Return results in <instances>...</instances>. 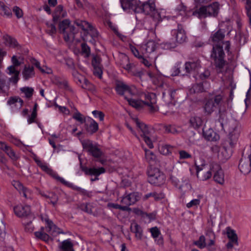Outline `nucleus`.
Segmentation results:
<instances>
[{"label": "nucleus", "mask_w": 251, "mask_h": 251, "mask_svg": "<svg viewBox=\"0 0 251 251\" xmlns=\"http://www.w3.org/2000/svg\"><path fill=\"white\" fill-rule=\"evenodd\" d=\"M129 105L136 109H139L144 105H147L151 112H154L158 110V107L156 104V96L154 93H150L145 95V100H136L128 98L125 96Z\"/></svg>", "instance_id": "obj_1"}, {"label": "nucleus", "mask_w": 251, "mask_h": 251, "mask_svg": "<svg viewBox=\"0 0 251 251\" xmlns=\"http://www.w3.org/2000/svg\"><path fill=\"white\" fill-rule=\"evenodd\" d=\"M7 74L12 75L8 79L9 83H6L4 78L0 77V92L6 93L9 88V83L16 84L19 80L20 72L16 69V65H11L7 68Z\"/></svg>", "instance_id": "obj_2"}, {"label": "nucleus", "mask_w": 251, "mask_h": 251, "mask_svg": "<svg viewBox=\"0 0 251 251\" xmlns=\"http://www.w3.org/2000/svg\"><path fill=\"white\" fill-rule=\"evenodd\" d=\"M224 102L223 96L217 95L205 100L203 106L204 111L210 115L217 109H220Z\"/></svg>", "instance_id": "obj_3"}, {"label": "nucleus", "mask_w": 251, "mask_h": 251, "mask_svg": "<svg viewBox=\"0 0 251 251\" xmlns=\"http://www.w3.org/2000/svg\"><path fill=\"white\" fill-rule=\"evenodd\" d=\"M219 5L215 2L207 6H201L195 11L193 14L199 18H205L208 16L216 17L219 13Z\"/></svg>", "instance_id": "obj_4"}, {"label": "nucleus", "mask_w": 251, "mask_h": 251, "mask_svg": "<svg viewBox=\"0 0 251 251\" xmlns=\"http://www.w3.org/2000/svg\"><path fill=\"white\" fill-rule=\"evenodd\" d=\"M213 164L212 163L209 166L205 165L204 163H202L201 165H198V161L195 160L197 176L199 180L205 181L211 178L213 170L212 168Z\"/></svg>", "instance_id": "obj_5"}, {"label": "nucleus", "mask_w": 251, "mask_h": 251, "mask_svg": "<svg viewBox=\"0 0 251 251\" xmlns=\"http://www.w3.org/2000/svg\"><path fill=\"white\" fill-rule=\"evenodd\" d=\"M140 8H141V10L140 13H144L146 15H150L151 17L155 22H160L161 21L160 14L156 10L153 2L148 1L144 3L141 2Z\"/></svg>", "instance_id": "obj_6"}, {"label": "nucleus", "mask_w": 251, "mask_h": 251, "mask_svg": "<svg viewBox=\"0 0 251 251\" xmlns=\"http://www.w3.org/2000/svg\"><path fill=\"white\" fill-rule=\"evenodd\" d=\"M148 181L152 184L160 185L165 181V176L157 168H150L148 171Z\"/></svg>", "instance_id": "obj_7"}, {"label": "nucleus", "mask_w": 251, "mask_h": 251, "mask_svg": "<svg viewBox=\"0 0 251 251\" xmlns=\"http://www.w3.org/2000/svg\"><path fill=\"white\" fill-rule=\"evenodd\" d=\"M132 120L136 124V126L138 128V131L141 133L140 136L143 138L145 142L150 148H153V145L149 137L150 132L147 126L137 118H133Z\"/></svg>", "instance_id": "obj_8"}, {"label": "nucleus", "mask_w": 251, "mask_h": 251, "mask_svg": "<svg viewBox=\"0 0 251 251\" xmlns=\"http://www.w3.org/2000/svg\"><path fill=\"white\" fill-rule=\"evenodd\" d=\"M225 36V31L223 29H220L212 34L210 38L213 43V46L221 45L223 46V45H225V50L228 52L230 44L229 41L223 42Z\"/></svg>", "instance_id": "obj_9"}, {"label": "nucleus", "mask_w": 251, "mask_h": 251, "mask_svg": "<svg viewBox=\"0 0 251 251\" xmlns=\"http://www.w3.org/2000/svg\"><path fill=\"white\" fill-rule=\"evenodd\" d=\"M115 89L117 93L120 95H124L126 93L131 95H135L137 94V89L134 86H128L121 81L116 82Z\"/></svg>", "instance_id": "obj_10"}, {"label": "nucleus", "mask_w": 251, "mask_h": 251, "mask_svg": "<svg viewBox=\"0 0 251 251\" xmlns=\"http://www.w3.org/2000/svg\"><path fill=\"white\" fill-rule=\"evenodd\" d=\"M83 148L91 155L95 158L100 157L102 155V151L99 148L97 144H94L89 140L83 141L82 143Z\"/></svg>", "instance_id": "obj_11"}, {"label": "nucleus", "mask_w": 251, "mask_h": 251, "mask_svg": "<svg viewBox=\"0 0 251 251\" xmlns=\"http://www.w3.org/2000/svg\"><path fill=\"white\" fill-rule=\"evenodd\" d=\"M251 154L243 152L239 164V169L241 173L246 175L251 170Z\"/></svg>", "instance_id": "obj_12"}, {"label": "nucleus", "mask_w": 251, "mask_h": 251, "mask_svg": "<svg viewBox=\"0 0 251 251\" xmlns=\"http://www.w3.org/2000/svg\"><path fill=\"white\" fill-rule=\"evenodd\" d=\"M34 160L37 165L45 172L47 174H49L52 177L59 181L61 183H62L63 182H64V179L60 176H59L58 174L53 171L48 165V164L40 160L39 158H35Z\"/></svg>", "instance_id": "obj_13"}, {"label": "nucleus", "mask_w": 251, "mask_h": 251, "mask_svg": "<svg viewBox=\"0 0 251 251\" xmlns=\"http://www.w3.org/2000/svg\"><path fill=\"white\" fill-rule=\"evenodd\" d=\"M121 6L124 10L131 9L135 13L141 11L140 5L141 2L139 0H120Z\"/></svg>", "instance_id": "obj_14"}, {"label": "nucleus", "mask_w": 251, "mask_h": 251, "mask_svg": "<svg viewBox=\"0 0 251 251\" xmlns=\"http://www.w3.org/2000/svg\"><path fill=\"white\" fill-rule=\"evenodd\" d=\"M41 220L44 222L46 224V231L52 236H56L57 235L63 233L61 229L58 228L53 222L50 220L46 216H41Z\"/></svg>", "instance_id": "obj_15"}, {"label": "nucleus", "mask_w": 251, "mask_h": 251, "mask_svg": "<svg viewBox=\"0 0 251 251\" xmlns=\"http://www.w3.org/2000/svg\"><path fill=\"white\" fill-rule=\"evenodd\" d=\"M210 57L215 62V63H225V53L223 50V46H213L212 51Z\"/></svg>", "instance_id": "obj_16"}, {"label": "nucleus", "mask_w": 251, "mask_h": 251, "mask_svg": "<svg viewBox=\"0 0 251 251\" xmlns=\"http://www.w3.org/2000/svg\"><path fill=\"white\" fill-rule=\"evenodd\" d=\"M232 126L229 128V144L231 147H233L236 144L239 135V130L235 121H232L229 122Z\"/></svg>", "instance_id": "obj_17"}, {"label": "nucleus", "mask_w": 251, "mask_h": 251, "mask_svg": "<svg viewBox=\"0 0 251 251\" xmlns=\"http://www.w3.org/2000/svg\"><path fill=\"white\" fill-rule=\"evenodd\" d=\"M210 87V83L207 81L193 84L188 90L189 94H199L206 91Z\"/></svg>", "instance_id": "obj_18"}, {"label": "nucleus", "mask_w": 251, "mask_h": 251, "mask_svg": "<svg viewBox=\"0 0 251 251\" xmlns=\"http://www.w3.org/2000/svg\"><path fill=\"white\" fill-rule=\"evenodd\" d=\"M213 172L214 173L213 178L217 183L223 185L225 183L224 174L221 166L217 164H213Z\"/></svg>", "instance_id": "obj_19"}, {"label": "nucleus", "mask_w": 251, "mask_h": 251, "mask_svg": "<svg viewBox=\"0 0 251 251\" xmlns=\"http://www.w3.org/2000/svg\"><path fill=\"white\" fill-rule=\"evenodd\" d=\"M75 23L77 26L80 27L82 30L84 31L89 30L91 32L90 34L92 37H95L98 36V33L97 31L88 22L80 20H76L75 21Z\"/></svg>", "instance_id": "obj_20"}, {"label": "nucleus", "mask_w": 251, "mask_h": 251, "mask_svg": "<svg viewBox=\"0 0 251 251\" xmlns=\"http://www.w3.org/2000/svg\"><path fill=\"white\" fill-rule=\"evenodd\" d=\"M13 209L15 215L19 217L29 216L32 218L33 217L30 216V208L28 205L19 204L15 206Z\"/></svg>", "instance_id": "obj_21"}, {"label": "nucleus", "mask_w": 251, "mask_h": 251, "mask_svg": "<svg viewBox=\"0 0 251 251\" xmlns=\"http://www.w3.org/2000/svg\"><path fill=\"white\" fill-rule=\"evenodd\" d=\"M182 65L177 68V72L174 74V75H184L187 73L194 71L197 68V64H180Z\"/></svg>", "instance_id": "obj_22"}, {"label": "nucleus", "mask_w": 251, "mask_h": 251, "mask_svg": "<svg viewBox=\"0 0 251 251\" xmlns=\"http://www.w3.org/2000/svg\"><path fill=\"white\" fill-rule=\"evenodd\" d=\"M155 43L152 40H150L141 46L140 50L144 55H147L144 56V57L147 58L149 57L148 54L153 52L155 50Z\"/></svg>", "instance_id": "obj_23"}, {"label": "nucleus", "mask_w": 251, "mask_h": 251, "mask_svg": "<svg viewBox=\"0 0 251 251\" xmlns=\"http://www.w3.org/2000/svg\"><path fill=\"white\" fill-rule=\"evenodd\" d=\"M12 63H39L34 58L30 56L26 57L23 55H13L11 58Z\"/></svg>", "instance_id": "obj_24"}, {"label": "nucleus", "mask_w": 251, "mask_h": 251, "mask_svg": "<svg viewBox=\"0 0 251 251\" xmlns=\"http://www.w3.org/2000/svg\"><path fill=\"white\" fill-rule=\"evenodd\" d=\"M85 126L87 132L91 134L96 132L99 129L98 123L92 118L88 119L87 123L85 124Z\"/></svg>", "instance_id": "obj_25"}, {"label": "nucleus", "mask_w": 251, "mask_h": 251, "mask_svg": "<svg viewBox=\"0 0 251 251\" xmlns=\"http://www.w3.org/2000/svg\"><path fill=\"white\" fill-rule=\"evenodd\" d=\"M82 171L86 174L88 175H94L96 176H99L100 174H103L105 172V170L103 167H100L99 168H87L84 167L82 169Z\"/></svg>", "instance_id": "obj_26"}, {"label": "nucleus", "mask_w": 251, "mask_h": 251, "mask_svg": "<svg viewBox=\"0 0 251 251\" xmlns=\"http://www.w3.org/2000/svg\"><path fill=\"white\" fill-rule=\"evenodd\" d=\"M173 33L176 35L177 42L182 43L185 41L186 36L184 31L182 29V26L180 25H178L177 29L173 30Z\"/></svg>", "instance_id": "obj_27"}, {"label": "nucleus", "mask_w": 251, "mask_h": 251, "mask_svg": "<svg viewBox=\"0 0 251 251\" xmlns=\"http://www.w3.org/2000/svg\"><path fill=\"white\" fill-rule=\"evenodd\" d=\"M189 123L192 127L197 129L202 126L203 121L201 117L194 115L190 118Z\"/></svg>", "instance_id": "obj_28"}, {"label": "nucleus", "mask_w": 251, "mask_h": 251, "mask_svg": "<svg viewBox=\"0 0 251 251\" xmlns=\"http://www.w3.org/2000/svg\"><path fill=\"white\" fill-rule=\"evenodd\" d=\"M16 189L19 190L21 195H22L25 198H30L31 191L27 188L24 187L19 182H15L13 184Z\"/></svg>", "instance_id": "obj_29"}, {"label": "nucleus", "mask_w": 251, "mask_h": 251, "mask_svg": "<svg viewBox=\"0 0 251 251\" xmlns=\"http://www.w3.org/2000/svg\"><path fill=\"white\" fill-rule=\"evenodd\" d=\"M203 135L207 140L213 141L219 139V135L211 128L207 130H203Z\"/></svg>", "instance_id": "obj_30"}, {"label": "nucleus", "mask_w": 251, "mask_h": 251, "mask_svg": "<svg viewBox=\"0 0 251 251\" xmlns=\"http://www.w3.org/2000/svg\"><path fill=\"white\" fill-rule=\"evenodd\" d=\"M59 31L61 33L63 32L66 31L67 29H69L70 31L75 30V26L70 25V21L68 19H65L62 21L59 25Z\"/></svg>", "instance_id": "obj_31"}, {"label": "nucleus", "mask_w": 251, "mask_h": 251, "mask_svg": "<svg viewBox=\"0 0 251 251\" xmlns=\"http://www.w3.org/2000/svg\"><path fill=\"white\" fill-rule=\"evenodd\" d=\"M23 75L25 79L27 80L34 75V67L30 65H25L23 71Z\"/></svg>", "instance_id": "obj_32"}, {"label": "nucleus", "mask_w": 251, "mask_h": 251, "mask_svg": "<svg viewBox=\"0 0 251 251\" xmlns=\"http://www.w3.org/2000/svg\"><path fill=\"white\" fill-rule=\"evenodd\" d=\"M59 248L63 251H74V244L69 239L62 241Z\"/></svg>", "instance_id": "obj_33"}, {"label": "nucleus", "mask_w": 251, "mask_h": 251, "mask_svg": "<svg viewBox=\"0 0 251 251\" xmlns=\"http://www.w3.org/2000/svg\"><path fill=\"white\" fill-rule=\"evenodd\" d=\"M123 67L134 75L141 76V72L137 70L135 64H123Z\"/></svg>", "instance_id": "obj_34"}, {"label": "nucleus", "mask_w": 251, "mask_h": 251, "mask_svg": "<svg viewBox=\"0 0 251 251\" xmlns=\"http://www.w3.org/2000/svg\"><path fill=\"white\" fill-rule=\"evenodd\" d=\"M130 229L132 232L135 233V236L138 239H141L142 237V230L141 227L135 223L131 224Z\"/></svg>", "instance_id": "obj_35"}, {"label": "nucleus", "mask_w": 251, "mask_h": 251, "mask_svg": "<svg viewBox=\"0 0 251 251\" xmlns=\"http://www.w3.org/2000/svg\"><path fill=\"white\" fill-rule=\"evenodd\" d=\"M93 74L100 79L102 78V69L101 64H91Z\"/></svg>", "instance_id": "obj_36"}, {"label": "nucleus", "mask_w": 251, "mask_h": 251, "mask_svg": "<svg viewBox=\"0 0 251 251\" xmlns=\"http://www.w3.org/2000/svg\"><path fill=\"white\" fill-rule=\"evenodd\" d=\"M62 184L69 187L72 188L73 190L79 191L81 194L84 195L89 196V192L85 189H82L79 187L74 185L73 183H70L64 179V182Z\"/></svg>", "instance_id": "obj_37"}, {"label": "nucleus", "mask_w": 251, "mask_h": 251, "mask_svg": "<svg viewBox=\"0 0 251 251\" xmlns=\"http://www.w3.org/2000/svg\"><path fill=\"white\" fill-rule=\"evenodd\" d=\"M78 32L77 29L75 27V30L70 31L69 29H67L66 31L63 32L64 40L67 42L73 41L75 38V34Z\"/></svg>", "instance_id": "obj_38"}, {"label": "nucleus", "mask_w": 251, "mask_h": 251, "mask_svg": "<svg viewBox=\"0 0 251 251\" xmlns=\"http://www.w3.org/2000/svg\"><path fill=\"white\" fill-rule=\"evenodd\" d=\"M5 44L12 48H16L19 46L17 40L10 36L6 35L3 37Z\"/></svg>", "instance_id": "obj_39"}, {"label": "nucleus", "mask_w": 251, "mask_h": 251, "mask_svg": "<svg viewBox=\"0 0 251 251\" xmlns=\"http://www.w3.org/2000/svg\"><path fill=\"white\" fill-rule=\"evenodd\" d=\"M0 14L3 16L11 17L12 12L11 9L6 5L0 2Z\"/></svg>", "instance_id": "obj_40"}, {"label": "nucleus", "mask_w": 251, "mask_h": 251, "mask_svg": "<svg viewBox=\"0 0 251 251\" xmlns=\"http://www.w3.org/2000/svg\"><path fill=\"white\" fill-rule=\"evenodd\" d=\"M44 228L42 227L40 231H36L34 233L35 236L45 242H48L50 240V237L49 235L44 232Z\"/></svg>", "instance_id": "obj_41"}, {"label": "nucleus", "mask_w": 251, "mask_h": 251, "mask_svg": "<svg viewBox=\"0 0 251 251\" xmlns=\"http://www.w3.org/2000/svg\"><path fill=\"white\" fill-rule=\"evenodd\" d=\"M36 67L43 74H51L52 73L51 68L45 64H35Z\"/></svg>", "instance_id": "obj_42"}, {"label": "nucleus", "mask_w": 251, "mask_h": 251, "mask_svg": "<svg viewBox=\"0 0 251 251\" xmlns=\"http://www.w3.org/2000/svg\"><path fill=\"white\" fill-rule=\"evenodd\" d=\"M150 197H153L155 201H158L162 199L164 195L162 193H157L156 192H151L145 195L143 197L144 201L147 200Z\"/></svg>", "instance_id": "obj_43"}, {"label": "nucleus", "mask_w": 251, "mask_h": 251, "mask_svg": "<svg viewBox=\"0 0 251 251\" xmlns=\"http://www.w3.org/2000/svg\"><path fill=\"white\" fill-rule=\"evenodd\" d=\"M173 147L169 145H163L159 148L160 153L163 155H167L172 153Z\"/></svg>", "instance_id": "obj_44"}, {"label": "nucleus", "mask_w": 251, "mask_h": 251, "mask_svg": "<svg viewBox=\"0 0 251 251\" xmlns=\"http://www.w3.org/2000/svg\"><path fill=\"white\" fill-rule=\"evenodd\" d=\"M226 234L228 238L232 242L237 243V236L235 231L231 229L229 227L226 228Z\"/></svg>", "instance_id": "obj_45"}, {"label": "nucleus", "mask_w": 251, "mask_h": 251, "mask_svg": "<svg viewBox=\"0 0 251 251\" xmlns=\"http://www.w3.org/2000/svg\"><path fill=\"white\" fill-rule=\"evenodd\" d=\"M145 152V158L150 164L153 163L156 160L155 155L151 151L146 149L144 150Z\"/></svg>", "instance_id": "obj_46"}, {"label": "nucleus", "mask_w": 251, "mask_h": 251, "mask_svg": "<svg viewBox=\"0 0 251 251\" xmlns=\"http://www.w3.org/2000/svg\"><path fill=\"white\" fill-rule=\"evenodd\" d=\"M202 196L199 195L197 199H193L191 200L189 202L187 203L186 204V207L188 208H190L191 207L197 208L200 204L201 200L202 199Z\"/></svg>", "instance_id": "obj_47"}, {"label": "nucleus", "mask_w": 251, "mask_h": 251, "mask_svg": "<svg viewBox=\"0 0 251 251\" xmlns=\"http://www.w3.org/2000/svg\"><path fill=\"white\" fill-rule=\"evenodd\" d=\"M68 67L72 70V75L74 76L77 79L78 81L81 83L83 77L79 75L77 71L75 70V64H68Z\"/></svg>", "instance_id": "obj_48"}, {"label": "nucleus", "mask_w": 251, "mask_h": 251, "mask_svg": "<svg viewBox=\"0 0 251 251\" xmlns=\"http://www.w3.org/2000/svg\"><path fill=\"white\" fill-rule=\"evenodd\" d=\"M75 112L73 114L72 118L76 121L79 122L80 124H83L85 122V117L81 114L77 109H75Z\"/></svg>", "instance_id": "obj_49"}, {"label": "nucleus", "mask_w": 251, "mask_h": 251, "mask_svg": "<svg viewBox=\"0 0 251 251\" xmlns=\"http://www.w3.org/2000/svg\"><path fill=\"white\" fill-rule=\"evenodd\" d=\"M47 198L50 200V202L52 204L53 207L56 206L58 201V197L55 193L48 192V195Z\"/></svg>", "instance_id": "obj_50"}, {"label": "nucleus", "mask_w": 251, "mask_h": 251, "mask_svg": "<svg viewBox=\"0 0 251 251\" xmlns=\"http://www.w3.org/2000/svg\"><path fill=\"white\" fill-rule=\"evenodd\" d=\"M164 128L167 133H171L174 134H177L180 131V128H176L175 126H166Z\"/></svg>", "instance_id": "obj_51"}, {"label": "nucleus", "mask_w": 251, "mask_h": 251, "mask_svg": "<svg viewBox=\"0 0 251 251\" xmlns=\"http://www.w3.org/2000/svg\"><path fill=\"white\" fill-rule=\"evenodd\" d=\"M21 91L24 93L27 98H31L34 92V89L31 87H24L20 89Z\"/></svg>", "instance_id": "obj_52"}, {"label": "nucleus", "mask_w": 251, "mask_h": 251, "mask_svg": "<svg viewBox=\"0 0 251 251\" xmlns=\"http://www.w3.org/2000/svg\"><path fill=\"white\" fill-rule=\"evenodd\" d=\"M127 196L131 204H134L139 200L140 198V195L138 192H133L132 193H130L127 195Z\"/></svg>", "instance_id": "obj_53"}, {"label": "nucleus", "mask_w": 251, "mask_h": 251, "mask_svg": "<svg viewBox=\"0 0 251 251\" xmlns=\"http://www.w3.org/2000/svg\"><path fill=\"white\" fill-rule=\"evenodd\" d=\"M129 48L130 50L135 57L138 58H143L144 61L143 62V63H145V61H146L147 63L151 61V60H147L146 59H145L144 57H143L142 55H140L139 54V50L134 46L130 45Z\"/></svg>", "instance_id": "obj_54"}, {"label": "nucleus", "mask_w": 251, "mask_h": 251, "mask_svg": "<svg viewBox=\"0 0 251 251\" xmlns=\"http://www.w3.org/2000/svg\"><path fill=\"white\" fill-rule=\"evenodd\" d=\"M145 64L148 68H151L153 69V70L152 71H149L148 72V75L150 77V78L152 79V81L154 82V81L153 80V78L154 76V74L156 72L158 71L155 65V64Z\"/></svg>", "instance_id": "obj_55"}, {"label": "nucleus", "mask_w": 251, "mask_h": 251, "mask_svg": "<svg viewBox=\"0 0 251 251\" xmlns=\"http://www.w3.org/2000/svg\"><path fill=\"white\" fill-rule=\"evenodd\" d=\"M195 244L200 249H203L206 247L205 238L203 235L200 237L199 240L195 242Z\"/></svg>", "instance_id": "obj_56"}, {"label": "nucleus", "mask_w": 251, "mask_h": 251, "mask_svg": "<svg viewBox=\"0 0 251 251\" xmlns=\"http://www.w3.org/2000/svg\"><path fill=\"white\" fill-rule=\"evenodd\" d=\"M245 7L251 25V0H246Z\"/></svg>", "instance_id": "obj_57"}, {"label": "nucleus", "mask_w": 251, "mask_h": 251, "mask_svg": "<svg viewBox=\"0 0 251 251\" xmlns=\"http://www.w3.org/2000/svg\"><path fill=\"white\" fill-rule=\"evenodd\" d=\"M5 152L13 160H16L18 158V155L10 147H9Z\"/></svg>", "instance_id": "obj_58"}, {"label": "nucleus", "mask_w": 251, "mask_h": 251, "mask_svg": "<svg viewBox=\"0 0 251 251\" xmlns=\"http://www.w3.org/2000/svg\"><path fill=\"white\" fill-rule=\"evenodd\" d=\"M81 53L86 57L89 56L90 53V49L85 43H82L81 45Z\"/></svg>", "instance_id": "obj_59"}, {"label": "nucleus", "mask_w": 251, "mask_h": 251, "mask_svg": "<svg viewBox=\"0 0 251 251\" xmlns=\"http://www.w3.org/2000/svg\"><path fill=\"white\" fill-rule=\"evenodd\" d=\"M13 12L15 14L17 18L19 19L23 17V12L20 7L15 6L13 8Z\"/></svg>", "instance_id": "obj_60"}, {"label": "nucleus", "mask_w": 251, "mask_h": 251, "mask_svg": "<svg viewBox=\"0 0 251 251\" xmlns=\"http://www.w3.org/2000/svg\"><path fill=\"white\" fill-rule=\"evenodd\" d=\"M180 159H185L191 158V155L184 150L179 151L178 152Z\"/></svg>", "instance_id": "obj_61"}, {"label": "nucleus", "mask_w": 251, "mask_h": 251, "mask_svg": "<svg viewBox=\"0 0 251 251\" xmlns=\"http://www.w3.org/2000/svg\"><path fill=\"white\" fill-rule=\"evenodd\" d=\"M82 209L85 212L89 213L92 214L93 212V206L90 203H85L83 204L82 206Z\"/></svg>", "instance_id": "obj_62"}, {"label": "nucleus", "mask_w": 251, "mask_h": 251, "mask_svg": "<svg viewBox=\"0 0 251 251\" xmlns=\"http://www.w3.org/2000/svg\"><path fill=\"white\" fill-rule=\"evenodd\" d=\"M47 32L50 35L54 34L56 31V28L54 25L52 24H47Z\"/></svg>", "instance_id": "obj_63"}, {"label": "nucleus", "mask_w": 251, "mask_h": 251, "mask_svg": "<svg viewBox=\"0 0 251 251\" xmlns=\"http://www.w3.org/2000/svg\"><path fill=\"white\" fill-rule=\"evenodd\" d=\"M92 114L95 118H98L100 121L103 120L104 114L101 111L94 110L92 112Z\"/></svg>", "instance_id": "obj_64"}]
</instances>
